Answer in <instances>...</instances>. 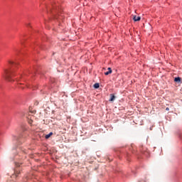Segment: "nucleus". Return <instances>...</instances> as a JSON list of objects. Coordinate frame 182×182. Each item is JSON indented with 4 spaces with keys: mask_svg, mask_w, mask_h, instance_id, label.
<instances>
[{
    "mask_svg": "<svg viewBox=\"0 0 182 182\" xmlns=\"http://www.w3.org/2000/svg\"><path fill=\"white\" fill-rule=\"evenodd\" d=\"M166 110L167 112H168V110H170V108L166 107Z\"/></svg>",
    "mask_w": 182,
    "mask_h": 182,
    "instance_id": "11",
    "label": "nucleus"
},
{
    "mask_svg": "<svg viewBox=\"0 0 182 182\" xmlns=\"http://www.w3.org/2000/svg\"><path fill=\"white\" fill-rule=\"evenodd\" d=\"M14 76V70L13 69H5L3 74V77L8 80V82H12V77Z\"/></svg>",
    "mask_w": 182,
    "mask_h": 182,
    "instance_id": "1",
    "label": "nucleus"
},
{
    "mask_svg": "<svg viewBox=\"0 0 182 182\" xmlns=\"http://www.w3.org/2000/svg\"><path fill=\"white\" fill-rule=\"evenodd\" d=\"M114 99H116V96H114L113 94H110L109 102H114Z\"/></svg>",
    "mask_w": 182,
    "mask_h": 182,
    "instance_id": "4",
    "label": "nucleus"
},
{
    "mask_svg": "<svg viewBox=\"0 0 182 182\" xmlns=\"http://www.w3.org/2000/svg\"><path fill=\"white\" fill-rule=\"evenodd\" d=\"M29 124H32V120L29 122Z\"/></svg>",
    "mask_w": 182,
    "mask_h": 182,
    "instance_id": "13",
    "label": "nucleus"
},
{
    "mask_svg": "<svg viewBox=\"0 0 182 182\" xmlns=\"http://www.w3.org/2000/svg\"><path fill=\"white\" fill-rule=\"evenodd\" d=\"M94 87H95V89H99V87H100L99 83H95V84L94 85Z\"/></svg>",
    "mask_w": 182,
    "mask_h": 182,
    "instance_id": "7",
    "label": "nucleus"
},
{
    "mask_svg": "<svg viewBox=\"0 0 182 182\" xmlns=\"http://www.w3.org/2000/svg\"><path fill=\"white\" fill-rule=\"evenodd\" d=\"M110 73H112V68H108V71L105 73V75L106 76H107V75H110Z\"/></svg>",
    "mask_w": 182,
    "mask_h": 182,
    "instance_id": "5",
    "label": "nucleus"
},
{
    "mask_svg": "<svg viewBox=\"0 0 182 182\" xmlns=\"http://www.w3.org/2000/svg\"><path fill=\"white\" fill-rule=\"evenodd\" d=\"M174 82H176V83H180V82H181V77H175Z\"/></svg>",
    "mask_w": 182,
    "mask_h": 182,
    "instance_id": "3",
    "label": "nucleus"
},
{
    "mask_svg": "<svg viewBox=\"0 0 182 182\" xmlns=\"http://www.w3.org/2000/svg\"><path fill=\"white\" fill-rule=\"evenodd\" d=\"M53 134V132H50L48 134L46 135V139H49V137H50V136H52Z\"/></svg>",
    "mask_w": 182,
    "mask_h": 182,
    "instance_id": "6",
    "label": "nucleus"
},
{
    "mask_svg": "<svg viewBox=\"0 0 182 182\" xmlns=\"http://www.w3.org/2000/svg\"><path fill=\"white\" fill-rule=\"evenodd\" d=\"M133 19H134V22H139V21H140V19H141V18L140 16H134Z\"/></svg>",
    "mask_w": 182,
    "mask_h": 182,
    "instance_id": "2",
    "label": "nucleus"
},
{
    "mask_svg": "<svg viewBox=\"0 0 182 182\" xmlns=\"http://www.w3.org/2000/svg\"><path fill=\"white\" fill-rule=\"evenodd\" d=\"M19 171H18V169H16L15 171H14V173H15V176H16V177H17L18 176V174H19Z\"/></svg>",
    "mask_w": 182,
    "mask_h": 182,
    "instance_id": "8",
    "label": "nucleus"
},
{
    "mask_svg": "<svg viewBox=\"0 0 182 182\" xmlns=\"http://www.w3.org/2000/svg\"><path fill=\"white\" fill-rule=\"evenodd\" d=\"M13 140H18V136H13Z\"/></svg>",
    "mask_w": 182,
    "mask_h": 182,
    "instance_id": "10",
    "label": "nucleus"
},
{
    "mask_svg": "<svg viewBox=\"0 0 182 182\" xmlns=\"http://www.w3.org/2000/svg\"><path fill=\"white\" fill-rule=\"evenodd\" d=\"M9 63L10 65H13V66H15V65H16V63H14V62H12V61H9Z\"/></svg>",
    "mask_w": 182,
    "mask_h": 182,
    "instance_id": "9",
    "label": "nucleus"
},
{
    "mask_svg": "<svg viewBox=\"0 0 182 182\" xmlns=\"http://www.w3.org/2000/svg\"><path fill=\"white\" fill-rule=\"evenodd\" d=\"M16 167H19V164H16Z\"/></svg>",
    "mask_w": 182,
    "mask_h": 182,
    "instance_id": "12",
    "label": "nucleus"
}]
</instances>
